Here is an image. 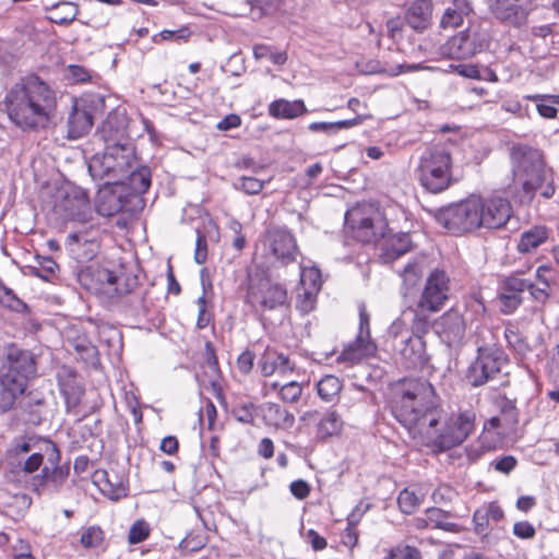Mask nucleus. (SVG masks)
<instances>
[{
  "label": "nucleus",
  "instance_id": "obj_1",
  "mask_svg": "<svg viewBox=\"0 0 559 559\" xmlns=\"http://www.w3.org/2000/svg\"><path fill=\"white\" fill-rule=\"evenodd\" d=\"M392 411L395 418L419 442L435 435L444 417L433 386L423 379H403L393 388Z\"/></svg>",
  "mask_w": 559,
  "mask_h": 559
},
{
  "label": "nucleus",
  "instance_id": "obj_2",
  "mask_svg": "<svg viewBox=\"0 0 559 559\" xmlns=\"http://www.w3.org/2000/svg\"><path fill=\"white\" fill-rule=\"evenodd\" d=\"M3 107L20 129L38 130L48 126L57 106L55 92L37 75L22 78L5 93Z\"/></svg>",
  "mask_w": 559,
  "mask_h": 559
},
{
  "label": "nucleus",
  "instance_id": "obj_3",
  "mask_svg": "<svg viewBox=\"0 0 559 559\" xmlns=\"http://www.w3.org/2000/svg\"><path fill=\"white\" fill-rule=\"evenodd\" d=\"M513 188L522 203H530L547 179L540 153L526 146L514 147L511 153Z\"/></svg>",
  "mask_w": 559,
  "mask_h": 559
},
{
  "label": "nucleus",
  "instance_id": "obj_4",
  "mask_svg": "<svg viewBox=\"0 0 559 559\" xmlns=\"http://www.w3.org/2000/svg\"><path fill=\"white\" fill-rule=\"evenodd\" d=\"M135 163L134 150L129 143L107 144L100 155H95L88 164L93 179L103 180L104 185L126 183L124 176Z\"/></svg>",
  "mask_w": 559,
  "mask_h": 559
},
{
  "label": "nucleus",
  "instance_id": "obj_5",
  "mask_svg": "<svg viewBox=\"0 0 559 559\" xmlns=\"http://www.w3.org/2000/svg\"><path fill=\"white\" fill-rule=\"evenodd\" d=\"M485 311L484 305L476 298L457 302L435 320L432 326L448 345L459 344L466 331V324Z\"/></svg>",
  "mask_w": 559,
  "mask_h": 559
},
{
  "label": "nucleus",
  "instance_id": "obj_6",
  "mask_svg": "<svg viewBox=\"0 0 559 559\" xmlns=\"http://www.w3.org/2000/svg\"><path fill=\"white\" fill-rule=\"evenodd\" d=\"M452 160L444 150L426 151L416 168L421 187L430 193H440L452 182Z\"/></svg>",
  "mask_w": 559,
  "mask_h": 559
},
{
  "label": "nucleus",
  "instance_id": "obj_7",
  "mask_svg": "<svg viewBox=\"0 0 559 559\" xmlns=\"http://www.w3.org/2000/svg\"><path fill=\"white\" fill-rule=\"evenodd\" d=\"M480 197L469 198L441 209L437 222L449 231L461 235L479 228Z\"/></svg>",
  "mask_w": 559,
  "mask_h": 559
},
{
  "label": "nucleus",
  "instance_id": "obj_8",
  "mask_svg": "<svg viewBox=\"0 0 559 559\" xmlns=\"http://www.w3.org/2000/svg\"><path fill=\"white\" fill-rule=\"evenodd\" d=\"M247 302L260 311L275 310L287 304V290L264 272L257 271L249 274Z\"/></svg>",
  "mask_w": 559,
  "mask_h": 559
},
{
  "label": "nucleus",
  "instance_id": "obj_9",
  "mask_svg": "<svg viewBox=\"0 0 559 559\" xmlns=\"http://www.w3.org/2000/svg\"><path fill=\"white\" fill-rule=\"evenodd\" d=\"M475 414L472 412H463L451 416L445 420V416L440 421L443 423L442 428L433 426L435 435L424 437L421 444L436 445L439 450L444 451L463 443L474 430Z\"/></svg>",
  "mask_w": 559,
  "mask_h": 559
},
{
  "label": "nucleus",
  "instance_id": "obj_10",
  "mask_svg": "<svg viewBox=\"0 0 559 559\" xmlns=\"http://www.w3.org/2000/svg\"><path fill=\"white\" fill-rule=\"evenodd\" d=\"M346 224L353 229L354 237L361 242H374L385 237L386 221L381 211L373 205H358L347 211Z\"/></svg>",
  "mask_w": 559,
  "mask_h": 559
},
{
  "label": "nucleus",
  "instance_id": "obj_11",
  "mask_svg": "<svg viewBox=\"0 0 559 559\" xmlns=\"http://www.w3.org/2000/svg\"><path fill=\"white\" fill-rule=\"evenodd\" d=\"M477 358L469 366L467 379L473 386H480L493 379L501 371L507 358L496 344L478 346Z\"/></svg>",
  "mask_w": 559,
  "mask_h": 559
},
{
  "label": "nucleus",
  "instance_id": "obj_12",
  "mask_svg": "<svg viewBox=\"0 0 559 559\" xmlns=\"http://www.w3.org/2000/svg\"><path fill=\"white\" fill-rule=\"evenodd\" d=\"M450 295V277L439 269L431 271L426 278L417 305L421 311L439 312Z\"/></svg>",
  "mask_w": 559,
  "mask_h": 559
},
{
  "label": "nucleus",
  "instance_id": "obj_13",
  "mask_svg": "<svg viewBox=\"0 0 559 559\" xmlns=\"http://www.w3.org/2000/svg\"><path fill=\"white\" fill-rule=\"evenodd\" d=\"M479 207V228H501L511 217V205L510 202L504 198H480Z\"/></svg>",
  "mask_w": 559,
  "mask_h": 559
},
{
  "label": "nucleus",
  "instance_id": "obj_14",
  "mask_svg": "<svg viewBox=\"0 0 559 559\" xmlns=\"http://www.w3.org/2000/svg\"><path fill=\"white\" fill-rule=\"evenodd\" d=\"M4 376L10 380H20L22 382V391L26 388V381L36 372L34 358L31 353L22 350L16 346H10L7 354V366Z\"/></svg>",
  "mask_w": 559,
  "mask_h": 559
},
{
  "label": "nucleus",
  "instance_id": "obj_15",
  "mask_svg": "<svg viewBox=\"0 0 559 559\" xmlns=\"http://www.w3.org/2000/svg\"><path fill=\"white\" fill-rule=\"evenodd\" d=\"M267 242L274 258L283 264L294 262L299 253L295 237L285 228L269 230Z\"/></svg>",
  "mask_w": 559,
  "mask_h": 559
},
{
  "label": "nucleus",
  "instance_id": "obj_16",
  "mask_svg": "<svg viewBox=\"0 0 559 559\" xmlns=\"http://www.w3.org/2000/svg\"><path fill=\"white\" fill-rule=\"evenodd\" d=\"M376 350L377 346L371 340H362V336H356L355 341L344 347L336 361L345 367H353L365 358L373 356Z\"/></svg>",
  "mask_w": 559,
  "mask_h": 559
},
{
  "label": "nucleus",
  "instance_id": "obj_17",
  "mask_svg": "<svg viewBox=\"0 0 559 559\" xmlns=\"http://www.w3.org/2000/svg\"><path fill=\"white\" fill-rule=\"evenodd\" d=\"M477 50L474 36L469 32H461L441 47V55L452 59H466L474 56Z\"/></svg>",
  "mask_w": 559,
  "mask_h": 559
},
{
  "label": "nucleus",
  "instance_id": "obj_18",
  "mask_svg": "<svg viewBox=\"0 0 559 559\" xmlns=\"http://www.w3.org/2000/svg\"><path fill=\"white\" fill-rule=\"evenodd\" d=\"M259 367L264 377H270L274 373L285 377L294 371L295 364L283 353L266 348L259 361Z\"/></svg>",
  "mask_w": 559,
  "mask_h": 559
},
{
  "label": "nucleus",
  "instance_id": "obj_19",
  "mask_svg": "<svg viewBox=\"0 0 559 559\" xmlns=\"http://www.w3.org/2000/svg\"><path fill=\"white\" fill-rule=\"evenodd\" d=\"M93 126V116L85 103L75 104L68 118V138L75 140L84 136Z\"/></svg>",
  "mask_w": 559,
  "mask_h": 559
},
{
  "label": "nucleus",
  "instance_id": "obj_20",
  "mask_svg": "<svg viewBox=\"0 0 559 559\" xmlns=\"http://www.w3.org/2000/svg\"><path fill=\"white\" fill-rule=\"evenodd\" d=\"M400 354L407 368H417L426 361V344L421 336H407L401 340Z\"/></svg>",
  "mask_w": 559,
  "mask_h": 559
},
{
  "label": "nucleus",
  "instance_id": "obj_21",
  "mask_svg": "<svg viewBox=\"0 0 559 559\" xmlns=\"http://www.w3.org/2000/svg\"><path fill=\"white\" fill-rule=\"evenodd\" d=\"M59 389L64 396L68 406H75L82 394V388L78 381L76 373L69 367H61L57 373Z\"/></svg>",
  "mask_w": 559,
  "mask_h": 559
},
{
  "label": "nucleus",
  "instance_id": "obj_22",
  "mask_svg": "<svg viewBox=\"0 0 559 559\" xmlns=\"http://www.w3.org/2000/svg\"><path fill=\"white\" fill-rule=\"evenodd\" d=\"M44 11L48 21L59 25H68L72 23L80 13V8L71 1H59L46 3Z\"/></svg>",
  "mask_w": 559,
  "mask_h": 559
},
{
  "label": "nucleus",
  "instance_id": "obj_23",
  "mask_svg": "<svg viewBox=\"0 0 559 559\" xmlns=\"http://www.w3.org/2000/svg\"><path fill=\"white\" fill-rule=\"evenodd\" d=\"M412 249V240L408 234L399 233L383 240L380 258L384 263H390Z\"/></svg>",
  "mask_w": 559,
  "mask_h": 559
},
{
  "label": "nucleus",
  "instance_id": "obj_24",
  "mask_svg": "<svg viewBox=\"0 0 559 559\" xmlns=\"http://www.w3.org/2000/svg\"><path fill=\"white\" fill-rule=\"evenodd\" d=\"M530 0H489L491 12L500 20L515 23L522 17Z\"/></svg>",
  "mask_w": 559,
  "mask_h": 559
},
{
  "label": "nucleus",
  "instance_id": "obj_25",
  "mask_svg": "<svg viewBox=\"0 0 559 559\" xmlns=\"http://www.w3.org/2000/svg\"><path fill=\"white\" fill-rule=\"evenodd\" d=\"M549 238V229L546 226L536 225L524 230L518 242L520 253H532L544 245Z\"/></svg>",
  "mask_w": 559,
  "mask_h": 559
},
{
  "label": "nucleus",
  "instance_id": "obj_26",
  "mask_svg": "<svg viewBox=\"0 0 559 559\" xmlns=\"http://www.w3.org/2000/svg\"><path fill=\"white\" fill-rule=\"evenodd\" d=\"M431 12L432 9L430 0H417L407 10L405 19L412 28L421 31L428 26L431 19Z\"/></svg>",
  "mask_w": 559,
  "mask_h": 559
},
{
  "label": "nucleus",
  "instance_id": "obj_27",
  "mask_svg": "<svg viewBox=\"0 0 559 559\" xmlns=\"http://www.w3.org/2000/svg\"><path fill=\"white\" fill-rule=\"evenodd\" d=\"M94 277L98 282V286L95 287L96 293L104 294L108 297H115L130 292L129 288H121L119 286L120 278L107 269L96 270Z\"/></svg>",
  "mask_w": 559,
  "mask_h": 559
},
{
  "label": "nucleus",
  "instance_id": "obj_28",
  "mask_svg": "<svg viewBox=\"0 0 559 559\" xmlns=\"http://www.w3.org/2000/svg\"><path fill=\"white\" fill-rule=\"evenodd\" d=\"M269 112L274 118L294 119L307 112L302 100L277 99L270 104Z\"/></svg>",
  "mask_w": 559,
  "mask_h": 559
},
{
  "label": "nucleus",
  "instance_id": "obj_29",
  "mask_svg": "<svg viewBox=\"0 0 559 559\" xmlns=\"http://www.w3.org/2000/svg\"><path fill=\"white\" fill-rule=\"evenodd\" d=\"M22 382L20 380H10V377L0 374V412L10 409L15 399L21 395Z\"/></svg>",
  "mask_w": 559,
  "mask_h": 559
},
{
  "label": "nucleus",
  "instance_id": "obj_30",
  "mask_svg": "<svg viewBox=\"0 0 559 559\" xmlns=\"http://www.w3.org/2000/svg\"><path fill=\"white\" fill-rule=\"evenodd\" d=\"M425 272L424 260H414L407 263L402 273L403 280L402 294L404 297L408 296L414 287L417 286Z\"/></svg>",
  "mask_w": 559,
  "mask_h": 559
},
{
  "label": "nucleus",
  "instance_id": "obj_31",
  "mask_svg": "<svg viewBox=\"0 0 559 559\" xmlns=\"http://www.w3.org/2000/svg\"><path fill=\"white\" fill-rule=\"evenodd\" d=\"M41 445L45 448L46 451L50 452L48 460L52 464L58 463L59 452H58L55 443H52L50 441H46V440H44L41 442H37L34 439L28 438L26 440H23V441L16 443L13 448V452L15 453L16 456H24V455L28 454L29 452H32L33 450H35L36 448L41 450L43 449Z\"/></svg>",
  "mask_w": 559,
  "mask_h": 559
},
{
  "label": "nucleus",
  "instance_id": "obj_32",
  "mask_svg": "<svg viewBox=\"0 0 559 559\" xmlns=\"http://www.w3.org/2000/svg\"><path fill=\"white\" fill-rule=\"evenodd\" d=\"M121 197L114 191H102L98 195L96 210L102 216H112L122 211Z\"/></svg>",
  "mask_w": 559,
  "mask_h": 559
},
{
  "label": "nucleus",
  "instance_id": "obj_33",
  "mask_svg": "<svg viewBox=\"0 0 559 559\" xmlns=\"http://www.w3.org/2000/svg\"><path fill=\"white\" fill-rule=\"evenodd\" d=\"M265 418L277 428H290L295 423L294 415L275 403H267L265 405Z\"/></svg>",
  "mask_w": 559,
  "mask_h": 559
},
{
  "label": "nucleus",
  "instance_id": "obj_34",
  "mask_svg": "<svg viewBox=\"0 0 559 559\" xmlns=\"http://www.w3.org/2000/svg\"><path fill=\"white\" fill-rule=\"evenodd\" d=\"M343 428V420L335 411H328L318 424L317 433L320 438L337 436Z\"/></svg>",
  "mask_w": 559,
  "mask_h": 559
},
{
  "label": "nucleus",
  "instance_id": "obj_35",
  "mask_svg": "<svg viewBox=\"0 0 559 559\" xmlns=\"http://www.w3.org/2000/svg\"><path fill=\"white\" fill-rule=\"evenodd\" d=\"M88 198L83 190H73L67 194L64 210L71 217H80L88 209Z\"/></svg>",
  "mask_w": 559,
  "mask_h": 559
},
{
  "label": "nucleus",
  "instance_id": "obj_36",
  "mask_svg": "<svg viewBox=\"0 0 559 559\" xmlns=\"http://www.w3.org/2000/svg\"><path fill=\"white\" fill-rule=\"evenodd\" d=\"M124 179L128 180L127 185L136 194L145 193L151 187V171L147 167H141L136 170L130 169Z\"/></svg>",
  "mask_w": 559,
  "mask_h": 559
},
{
  "label": "nucleus",
  "instance_id": "obj_37",
  "mask_svg": "<svg viewBox=\"0 0 559 559\" xmlns=\"http://www.w3.org/2000/svg\"><path fill=\"white\" fill-rule=\"evenodd\" d=\"M343 388L342 381L332 374L323 377L317 383L318 395L325 402H332Z\"/></svg>",
  "mask_w": 559,
  "mask_h": 559
},
{
  "label": "nucleus",
  "instance_id": "obj_38",
  "mask_svg": "<svg viewBox=\"0 0 559 559\" xmlns=\"http://www.w3.org/2000/svg\"><path fill=\"white\" fill-rule=\"evenodd\" d=\"M270 386L273 391H278L281 400L285 403H296L302 394V386L297 381H288L284 384L272 382Z\"/></svg>",
  "mask_w": 559,
  "mask_h": 559
},
{
  "label": "nucleus",
  "instance_id": "obj_39",
  "mask_svg": "<svg viewBox=\"0 0 559 559\" xmlns=\"http://www.w3.org/2000/svg\"><path fill=\"white\" fill-rule=\"evenodd\" d=\"M382 559H423L420 550L406 543H399L385 550Z\"/></svg>",
  "mask_w": 559,
  "mask_h": 559
},
{
  "label": "nucleus",
  "instance_id": "obj_40",
  "mask_svg": "<svg viewBox=\"0 0 559 559\" xmlns=\"http://www.w3.org/2000/svg\"><path fill=\"white\" fill-rule=\"evenodd\" d=\"M423 498L424 495H419L415 488H405L400 492L397 502L402 512L411 514L419 507Z\"/></svg>",
  "mask_w": 559,
  "mask_h": 559
},
{
  "label": "nucleus",
  "instance_id": "obj_41",
  "mask_svg": "<svg viewBox=\"0 0 559 559\" xmlns=\"http://www.w3.org/2000/svg\"><path fill=\"white\" fill-rule=\"evenodd\" d=\"M105 540V533L99 526H88L83 528L80 543L86 549L100 548Z\"/></svg>",
  "mask_w": 559,
  "mask_h": 559
},
{
  "label": "nucleus",
  "instance_id": "obj_42",
  "mask_svg": "<svg viewBox=\"0 0 559 559\" xmlns=\"http://www.w3.org/2000/svg\"><path fill=\"white\" fill-rule=\"evenodd\" d=\"M360 121L359 118L340 120L335 122H312L309 124V130L312 132H323L326 134H333L340 131L341 129L352 128L358 124Z\"/></svg>",
  "mask_w": 559,
  "mask_h": 559
},
{
  "label": "nucleus",
  "instance_id": "obj_43",
  "mask_svg": "<svg viewBox=\"0 0 559 559\" xmlns=\"http://www.w3.org/2000/svg\"><path fill=\"white\" fill-rule=\"evenodd\" d=\"M253 56L257 60L266 59L274 64H283L287 60L284 51H275L266 45H255L253 47Z\"/></svg>",
  "mask_w": 559,
  "mask_h": 559
},
{
  "label": "nucleus",
  "instance_id": "obj_44",
  "mask_svg": "<svg viewBox=\"0 0 559 559\" xmlns=\"http://www.w3.org/2000/svg\"><path fill=\"white\" fill-rule=\"evenodd\" d=\"M526 287L527 280L522 278L519 275H511L506 278L502 292L499 296L521 297V294L526 292Z\"/></svg>",
  "mask_w": 559,
  "mask_h": 559
},
{
  "label": "nucleus",
  "instance_id": "obj_45",
  "mask_svg": "<svg viewBox=\"0 0 559 559\" xmlns=\"http://www.w3.org/2000/svg\"><path fill=\"white\" fill-rule=\"evenodd\" d=\"M461 8L459 11L454 9H444V13L440 20V26L442 28H454L460 26L463 23L465 16L469 14V12H465V7L461 1Z\"/></svg>",
  "mask_w": 559,
  "mask_h": 559
},
{
  "label": "nucleus",
  "instance_id": "obj_46",
  "mask_svg": "<svg viewBox=\"0 0 559 559\" xmlns=\"http://www.w3.org/2000/svg\"><path fill=\"white\" fill-rule=\"evenodd\" d=\"M321 274L316 267H306L300 273V285L301 288H308V290L319 293L321 288Z\"/></svg>",
  "mask_w": 559,
  "mask_h": 559
},
{
  "label": "nucleus",
  "instance_id": "obj_47",
  "mask_svg": "<svg viewBox=\"0 0 559 559\" xmlns=\"http://www.w3.org/2000/svg\"><path fill=\"white\" fill-rule=\"evenodd\" d=\"M433 313L432 311H421L418 305L416 304L414 319H413V336H421L425 335L430 328L429 316Z\"/></svg>",
  "mask_w": 559,
  "mask_h": 559
},
{
  "label": "nucleus",
  "instance_id": "obj_48",
  "mask_svg": "<svg viewBox=\"0 0 559 559\" xmlns=\"http://www.w3.org/2000/svg\"><path fill=\"white\" fill-rule=\"evenodd\" d=\"M0 304L15 311L23 310L26 305L17 298L12 289L0 281Z\"/></svg>",
  "mask_w": 559,
  "mask_h": 559
},
{
  "label": "nucleus",
  "instance_id": "obj_49",
  "mask_svg": "<svg viewBox=\"0 0 559 559\" xmlns=\"http://www.w3.org/2000/svg\"><path fill=\"white\" fill-rule=\"evenodd\" d=\"M191 35V32L188 27L183 26L178 29H164L158 34L153 36V41L158 44L162 40H170V41H187Z\"/></svg>",
  "mask_w": 559,
  "mask_h": 559
},
{
  "label": "nucleus",
  "instance_id": "obj_50",
  "mask_svg": "<svg viewBox=\"0 0 559 559\" xmlns=\"http://www.w3.org/2000/svg\"><path fill=\"white\" fill-rule=\"evenodd\" d=\"M428 521L433 524V527L444 531H455L456 524L448 521V515L442 510L433 508L427 511Z\"/></svg>",
  "mask_w": 559,
  "mask_h": 559
},
{
  "label": "nucleus",
  "instance_id": "obj_51",
  "mask_svg": "<svg viewBox=\"0 0 559 559\" xmlns=\"http://www.w3.org/2000/svg\"><path fill=\"white\" fill-rule=\"evenodd\" d=\"M150 535V526L143 520L135 521L130 527L128 542L132 545L142 543Z\"/></svg>",
  "mask_w": 559,
  "mask_h": 559
},
{
  "label": "nucleus",
  "instance_id": "obj_52",
  "mask_svg": "<svg viewBox=\"0 0 559 559\" xmlns=\"http://www.w3.org/2000/svg\"><path fill=\"white\" fill-rule=\"evenodd\" d=\"M264 187V181L254 177L242 176L235 183V188L241 190L246 194H258Z\"/></svg>",
  "mask_w": 559,
  "mask_h": 559
},
{
  "label": "nucleus",
  "instance_id": "obj_53",
  "mask_svg": "<svg viewBox=\"0 0 559 559\" xmlns=\"http://www.w3.org/2000/svg\"><path fill=\"white\" fill-rule=\"evenodd\" d=\"M504 336L509 346L512 347L516 353L524 355L527 352L528 345L518 331L507 329Z\"/></svg>",
  "mask_w": 559,
  "mask_h": 559
},
{
  "label": "nucleus",
  "instance_id": "obj_54",
  "mask_svg": "<svg viewBox=\"0 0 559 559\" xmlns=\"http://www.w3.org/2000/svg\"><path fill=\"white\" fill-rule=\"evenodd\" d=\"M526 292L537 301L544 302L549 297V282L544 280L542 283H531L527 281Z\"/></svg>",
  "mask_w": 559,
  "mask_h": 559
},
{
  "label": "nucleus",
  "instance_id": "obj_55",
  "mask_svg": "<svg viewBox=\"0 0 559 559\" xmlns=\"http://www.w3.org/2000/svg\"><path fill=\"white\" fill-rule=\"evenodd\" d=\"M347 521H348V526L346 527V530L342 534V543L346 547L353 548L358 543V534H357V532H356V530L354 527L356 522H357L356 514L352 513L348 516Z\"/></svg>",
  "mask_w": 559,
  "mask_h": 559
},
{
  "label": "nucleus",
  "instance_id": "obj_56",
  "mask_svg": "<svg viewBox=\"0 0 559 559\" xmlns=\"http://www.w3.org/2000/svg\"><path fill=\"white\" fill-rule=\"evenodd\" d=\"M535 99H542V103L537 104L538 114L544 118H555L557 115V109L555 107L556 96H535Z\"/></svg>",
  "mask_w": 559,
  "mask_h": 559
},
{
  "label": "nucleus",
  "instance_id": "obj_57",
  "mask_svg": "<svg viewBox=\"0 0 559 559\" xmlns=\"http://www.w3.org/2000/svg\"><path fill=\"white\" fill-rule=\"evenodd\" d=\"M302 293L298 295L297 308L302 313H308L313 310L316 305L317 292L308 290V288H301Z\"/></svg>",
  "mask_w": 559,
  "mask_h": 559
},
{
  "label": "nucleus",
  "instance_id": "obj_58",
  "mask_svg": "<svg viewBox=\"0 0 559 559\" xmlns=\"http://www.w3.org/2000/svg\"><path fill=\"white\" fill-rule=\"evenodd\" d=\"M253 5H257L262 14H271L280 10L287 11L286 8H283V0H254Z\"/></svg>",
  "mask_w": 559,
  "mask_h": 559
},
{
  "label": "nucleus",
  "instance_id": "obj_59",
  "mask_svg": "<svg viewBox=\"0 0 559 559\" xmlns=\"http://www.w3.org/2000/svg\"><path fill=\"white\" fill-rule=\"evenodd\" d=\"M513 534L521 539H532L535 534V527L527 521L516 522L513 525Z\"/></svg>",
  "mask_w": 559,
  "mask_h": 559
},
{
  "label": "nucleus",
  "instance_id": "obj_60",
  "mask_svg": "<svg viewBox=\"0 0 559 559\" xmlns=\"http://www.w3.org/2000/svg\"><path fill=\"white\" fill-rule=\"evenodd\" d=\"M43 463V454L40 452H33L28 457L23 459L21 457V461L19 464H22V471L26 473H33L36 469L39 468V466Z\"/></svg>",
  "mask_w": 559,
  "mask_h": 559
},
{
  "label": "nucleus",
  "instance_id": "obj_61",
  "mask_svg": "<svg viewBox=\"0 0 559 559\" xmlns=\"http://www.w3.org/2000/svg\"><path fill=\"white\" fill-rule=\"evenodd\" d=\"M44 479L46 485H51L57 488L66 478L67 473L60 468L55 467L53 471L49 472L48 468H44Z\"/></svg>",
  "mask_w": 559,
  "mask_h": 559
},
{
  "label": "nucleus",
  "instance_id": "obj_62",
  "mask_svg": "<svg viewBox=\"0 0 559 559\" xmlns=\"http://www.w3.org/2000/svg\"><path fill=\"white\" fill-rule=\"evenodd\" d=\"M39 266L40 267L36 271V274L44 280H48V277L55 274L56 270L58 269V264L48 257L43 258L39 261Z\"/></svg>",
  "mask_w": 559,
  "mask_h": 559
},
{
  "label": "nucleus",
  "instance_id": "obj_63",
  "mask_svg": "<svg viewBox=\"0 0 559 559\" xmlns=\"http://www.w3.org/2000/svg\"><path fill=\"white\" fill-rule=\"evenodd\" d=\"M289 490L295 498L302 500L309 496L310 486L306 480L298 479L289 485Z\"/></svg>",
  "mask_w": 559,
  "mask_h": 559
},
{
  "label": "nucleus",
  "instance_id": "obj_64",
  "mask_svg": "<svg viewBox=\"0 0 559 559\" xmlns=\"http://www.w3.org/2000/svg\"><path fill=\"white\" fill-rule=\"evenodd\" d=\"M254 354L251 350L242 352L237 359V367L240 372L247 374L252 370Z\"/></svg>",
  "mask_w": 559,
  "mask_h": 559
}]
</instances>
